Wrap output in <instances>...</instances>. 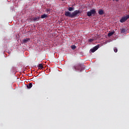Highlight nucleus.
<instances>
[{
    "label": "nucleus",
    "mask_w": 129,
    "mask_h": 129,
    "mask_svg": "<svg viewBox=\"0 0 129 129\" xmlns=\"http://www.w3.org/2000/svg\"><path fill=\"white\" fill-rule=\"evenodd\" d=\"M96 14V10L95 9H92L90 11L87 12L88 17H91V16H94Z\"/></svg>",
    "instance_id": "1"
},
{
    "label": "nucleus",
    "mask_w": 129,
    "mask_h": 129,
    "mask_svg": "<svg viewBox=\"0 0 129 129\" xmlns=\"http://www.w3.org/2000/svg\"><path fill=\"white\" fill-rule=\"evenodd\" d=\"M81 12L80 10H76L73 12V18H75L76 17H79Z\"/></svg>",
    "instance_id": "2"
},
{
    "label": "nucleus",
    "mask_w": 129,
    "mask_h": 129,
    "mask_svg": "<svg viewBox=\"0 0 129 129\" xmlns=\"http://www.w3.org/2000/svg\"><path fill=\"white\" fill-rule=\"evenodd\" d=\"M64 15L66 16V17H69V18L73 19V13L69 11H66L64 12Z\"/></svg>",
    "instance_id": "3"
},
{
    "label": "nucleus",
    "mask_w": 129,
    "mask_h": 129,
    "mask_svg": "<svg viewBox=\"0 0 129 129\" xmlns=\"http://www.w3.org/2000/svg\"><path fill=\"white\" fill-rule=\"evenodd\" d=\"M128 19H129V15L122 17L120 20V22L124 23Z\"/></svg>",
    "instance_id": "4"
},
{
    "label": "nucleus",
    "mask_w": 129,
    "mask_h": 129,
    "mask_svg": "<svg viewBox=\"0 0 129 129\" xmlns=\"http://www.w3.org/2000/svg\"><path fill=\"white\" fill-rule=\"evenodd\" d=\"M100 46V45L99 44L97 45L93 48L91 49L90 52H91L92 53H94V52H95V51H96L99 48Z\"/></svg>",
    "instance_id": "5"
},
{
    "label": "nucleus",
    "mask_w": 129,
    "mask_h": 129,
    "mask_svg": "<svg viewBox=\"0 0 129 129\" xmlns=\"http://www.w3.org/2000/svg\"><path fill=\"white\" fill-rule=\"evenodd\" d=\"M82 64H78L76 66H74L75 70H78L79 71L81 70Z\"/></svg>",
    "instance_id": "6"
},
{
    "label": "nucleus",
    "mask_w": 129,
    "mask_h": 129,
    "mask_svg": "<svg viewBox=\"0 0 129 129\" xmlns=\"http://www.w3.org/2000/svg\"><path fill=\"white\" fill-rule=\"evenodd\" d=\"M30 41V38H24V39L22 40V44H28L29 42Z\"/></svg>",
    "instance_id": "7"
},
{
    "label": "nucleus",
    "mask_w": 129,
    "mask_h": 129,
    "mask_svg": "<svg viewBox=\"0 0 129 129\" xmlns=\"http://www.w3.org/2000/svg\"><path fill=\"white\" fill-rule=\"evenodd\" d=\"M39 20H40V17L39 16H36L32 18V21H33V22H38V21H39Z\"/></svg>",
    "instance_id": "8"
},
{
    "label": "nucleus",
    "mask_w": 129,
    "mask_h": 129,
    "mask_svg": "<svg viewBox=\"0 0 129 129\" xmlns=\"http://www.w3.org/2000/svg\"><path fill=\"white\" fill-rule=\"evenodd\" d=\"M32 87H33V84H32V83H30L27 85V88H28V89L32 88Z\"/></svg>",
    "instance_id": "9"
},
{
    "label": "nucleus",
    "mask_w": 129,
    "mask_h": 129,
    "mask_svg": "<svg viewBox=\"0 0 129 129\" xmlns=\"http://www.w3.org/2000/svg\"><path fill=\"white\" fill-rule=\"evenodd\" d=\"M120 31L121 34H123V33H125V32H126V29L122 28L120 29Z\"/></svg>",
    "instance_id": "10"
},
{
    "label": "nucleus",
    "mask_w": 129,
    "mask_h": 129,
    "mask_svg": "<svg viewBox=\"0 0 129 129\" xmlns=\"http://www.w3.org/2000/svg\"><path fill=\"white\" fill-rule=\"evenodd\" d=\"M113 34H114V31L108 33V37H111V36H112V35H113Z\"/></svg>",
    "instance_id": "11"
},
{
    "label": "nucleus",
    "mask_w": 129,
    "mask_h": 129,
    "mask_svg": "<svg viewBox=\"0 0 129 129\" xmlns=\"http://www.w3.org/2000/svg\"><path fill=\"white\" fill-rule=\"evenodd\" d=\"M37 67L40 69V70H42V68H44V67L43 66V64L40 63Z\"/></svg>",
    "instance_id": "12"
},
{
    "label": "nucleus",
    "mask_w": 129,
    "mask_h": 129,
    "mask_svg": "<svg viewBox=\"0 0 129 129\" xmlns=\"http://www.w3.org/2000/svg\"><path fill=\"white\" fill-rule=\"evenodd\" d=\"M98 14L100 15H103V14H104V11H103V10H99L98 12Z\"/></svg>",
    "instance_id": "13"
},
{
    "label": "nucleus",
    "mask_w": 129,
    "mask_h": 129,
    "mask_svg": "<svg viewBox=\"0 0 129 129\" xmlns=\"http://www.w3.org/2000/svg\"><path fill=\"white\" fill-rule=\"evenodd\" d=\"M48 16L47 15L44 14L43 15L41 16V19H45V18H47Z\"/></svg>",
    "instance_id": "14"
},
{
    "label": "nucleus",
    "mask_w": 129,
    "mask_h": 129,
    "mask_svg": "<svg viewBox=\"0 0 129 129\" xmlns=\"http://www.w3.org/2000/svg\"><path fill=\"white\" fill-rule=\"evenodd\" d=\"M68 10L70 12H73V11H74V7H69Z\"/></svg>",
    "instance_id": "15"
},
{
    "label": "nucleus",
    "mask_w": 129,
    "mask_h": 129,
    "mask_svg": "<svg viewBox=\"0 0 129 129\" xmlns=\"http://www.w3.org/2000/svg\"><path fill=\"white\" fill-rule=\"evenodd\" d=\"M71 49H72L73 50H75V49H76V46H75V45H72L71 46Z\"/></svg>",
    "instance_id": "16"
},
{
    "label": "nucleus",
    "mask_w": 129,
    "mask_h": 129,
    "mask_svg": "<svg viewBox=\"0 0 129 129\" xmlns=\"http://www.w3.org/2000/svg\"><path fill=\"white\" fill-rule=\"evenodd\" d=\"M45 12H46L47 14H50V12H51V9H46Z\"/></svg>",
    "instance_id": "17"
},
{
    "label": "nucleus",
    "mask_w": 129,
    "mask_h": 129,
    "mask_svg": "<svg viewBox=\"0 0 129 129\" xmlns=\"http://www.w3.org/2000/svg\"><path fill=\"white\" fill-rule=\"evenodd\" d=\"M113 50H114V51L115 52V53H117V48L114 47Z\"/></svg>",
    "instance_id": "18"
},
{
    "label": "nucleus",
    "mask_w": 129,
    "mask_h": 129,
    "mask_svg": "<svg viewBox=\"0 0 129 129\" xmlns=\"http://www.w3.org/2000/svg\"><path fill=\"white\" fill-rule=\"evenodd\" d=\"M93 41H94V40L92 39H90L89 40V42L90 43H92V42H93Z\"/></svg>",
    "instance_id": "19"
}]
</instances>
